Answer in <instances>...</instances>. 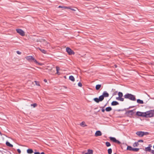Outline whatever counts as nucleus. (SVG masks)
Returning a JSON list of instances; mask_svg holds the SVG:
<instances>
[{
	"label": "nucleus",
	"instance_id": "f257e3e1",
	"mask_svg": "<svg viewBox=\"0 0 154 154\" xmlns=\"http://www.w3.org/2000/svg\"><path fill=\"white\" fill-rule=\"evenodd\" d=\"M136 115L138 116L146 118L153 117L154 116V109L150 110L145 112L137 111L136 112Z\"/></svg>",
	"mask_w": 154,
	"mask_h": 154
},
{
	"label": "nucleus",
	"instance_id": "f03ea898",
	"mask_svg": "<svg viewBox=\"0 0 154 154\" xmlns=\"http://www.w3.org/2000/svg\"><path fill=\"white\" fill-rule=\"evenodd\" d=\"M124 98L127 99H128L131 100L135 101L136 98L135 96L131 94L127 93L124 96Z\"/></svg>",
	"mask_w": 154,
	"mask_h": 154
},
{
	"label": "nucleus",
	"instance_id": "7ed1b4c3",
	"mask_svg": "<svg viewBox=\"0 0 154 154\" xmlns=\"http://www.w3.org/2000/svg\"><path fill=\"white\" fill-rule=\"evenodd\" d=\"M109 43L110 42H107V45H108V46H106V52L109 53L108 54H106V59L110 58L112 55L111 52L107 51V48L110 49L112 48V45L111 44H110Z\"/></svg>",
	"mask_w": 154,
	"mask_h": 154
},
{
	"label": "nucleus",
	"instance_id": "20e7f679",
	"mask_svg": "<svg viewBox=\"0 0 154 154\" xmlns=\"http://www.w3.org/2000/svg\"><path fill=\"white\" fill-rule=\"evenodd\" d=\"M109 138L110 141L113 143H116L119 145H120L121 144V142L119 140H117L115 137H110Z\"/></svg>",
	"mask_w": 154,
	"mask_h": 154
},
{
	"label": "nucleus",
	"instance_id": "39448f33",
	"mask_svg": "<svg viewBox=\"0 0 154 154\" xmlns=\"http://www.w3.org/2000/svg\"><path fill=\"white\" fill-rule=\"evenodd\" d=\"M26 59L29 62L33 61L35 63H38V61L32 56H27L26 57Z\"/></svg>",
	"mask_w": 154,
	"mask_h": 154
},
{
	"label": "nucleus",
	"instance_id": "423d86ee",
	"mask_svg": "<svg viewBox=\"0 0 154 154\" xmlns=\"http://www.w3.org/2000/svg\"><path fill=\"white\" fill-rule=\"evenodd\" d=\"M134 112H133V110H129L126 111L125 114L127 115L128 116L130 117V116H133Z\"/></svg>",
	"mask_w": 154,
	"mask_h": 154
},
{
	"label": "nucleus",
	"instance_id": "0eeeda50",
	"mask_svg": "<svg viewBox=\"0 0 154 154\" xmlns=\"http://www.w3.org/2000/svg\"><path fill=\"white\" fill-rule=\"evenodd\" d=\"M16 31L17 33L23 36L25 35L24 32L22 29H16Z\"/></svg>",
	"mask_w": 154,
	"mask_h": 154
},
{
	"label": "nucleus",
	"instance_id": "6e6552de",
	"mask_svg": "<svg viewBox=\"0 0 154 154\" xmlns=\"http://www.w3.org/2000/svg\"><path fill=\"white\" fill-rule=\"evenodd\" d=\"M66 51L68 53V54L71 55L72 54H75L74 52L69 47H67L66 48Z\"/></svg>",
	"mask_w": 154,
	"mask_h": 154
},
{
	"label": "nucleus",
	"instance_id": "1a4fd4ad",
	"mask_svg": "<svg viewBox=\"0 0 154 154\" xmlns=\"http://www.w3.org/2000/svg\"><path fill=\"white\" fill-rule=\"evenodd\" d=\"M104 97H106V91H104L103 94L99 97V99L100 101H102L104 99Z\"/></svg>",
	"mask_w": 154,
	"mask_h": 154
},
{
	"label": "nucleus",
	"instance_id": "9d476101",
	"mask_svg": "<svg viewBox=\"0 0 154 154\" xmlns=\"http://www.w3.org/2000/svg\"><path fill=\"white\" fill-rule=\"evenodd\" d=\"M152 147V146L151 144H149L148 146L146 147L145 148V150L146 151L148 152H151L152 150L151 149V147Z\"/></svg>",
	"mask_w": 154,
	"mask_h": 154
},
{
	"label": "nucleus",
	"instance_id": "9b49d317",
	"mask_svg": "<svg viewBox=\"0 0 154 154\" xmlns=\"http://www.w3.org/2000/svg\"><path fill=\"white\" fill-rule=\"evenodd\" d=\"M136 134L139 137H142L143 136V131H138L136 132Z\"/></svg>",
	"mask_w": 154,
	"mask_h": 154
},
{
	"label": "nucleus",
	"instance_id": "f8f14e48",
	"mask_svg": "<svg viewBox=\"0 0 154 154\" xmlns=\"http://www.w3.org/2000/svg\"><path fill=\"white\" fill-rule=\"evenodd\" d=\"M102 135L101 132L100 131H97L95 133V135L96 137L100 136Z\"/></svg>",
	"mask_w": 154,
	"mask_h": 154
},
{
	"label": "nucleus",
	"instance_id": "ddd939ff",
	"mask_svg": "<svg viewBox=\"0 0 154 154\" xmlns=\"http://www.w3.org/2000/svg\"><path fill=\"white\" fill-rule=\"evenodd\" d=\"M119 104L118 102L116 101H113L111 103V105L112 106H115Z\"/></svg>",
	"mask_w": 154,
	"mask_h": 154
},
{
	"label": "nucleus",
	"instance_id": "4468645a",
	"mask_svg": "<svg viewBox=\"0 0 154 154\" xmlns=\"http://www.w3.org/2000/svg\"><path fill=\"white\" fill-rule=\"evenodd\" d=\"M93 150L89 149L88 150V152L85 153V154H93Z\"/></svg>",
	"mask_w": 154,
	"mask_h": 154
},
{
	"label": "nucleus",
	"instance_id": "2eb2a0df",
	"mask_svg": "<svg viewBox=\"0 0 154 154\" xmlns=\"http://www.w3.org/2000/svg\"><path fill=\"white\" fill-rule=\"evenodd\" d=\"M137 103L139 104H142L144 103L143 101V100H141L140 99H137Z\"/></svg>",
	"mask_w": 154,
	"mask_h": 154
},
{
	"label": "nucleus",
	"instance_id": "dca6fc26",
	"mask_svg": "<svg viewBox=\"0 0 154 154\" xmlns=\"http://www.w3.org/2000/svg\"><path fill=\"white\" fill-rule=\"evenodd\" d=\"M37 49H39V50H40L42 53L44 54H46L47 53V51L44 50V49H41L40 48L38 47L37 48Z\"/></svg>",
	"mask_w": 154,
	"mask_h": 154
},
{
	"label": "nucleus",
	"instance_id": "f3484780",
	"mask_svg": "<svg viewBox=\"0 0 154 154\" xmlns=\"http://www.w3.org/2000/svg\"><path fill=\"white\" fill-rule=\"evenodd\" d=\"M27 152L29 154H32L33 152V151L32 149H29L27 150Z\"/></svg>",
	"mask_w": 154,
	"mask_h": 154
},
{
	"label": "nucleus",
	"instance_id": "a211bd4d",
	"mask_svg": "<svg viewBox=\"0 0 154 154\" xmlns=\"http://www.w3.org/2000/svg\"><path fill=\"white\" fill-rule=\"evenodd\" d=\"M116 99L120 101H124V98H120V97H119V96L118 97H116Z\"/></svg>",
	"mask_w": 154,
	"mask_h": 154
},
{
	"label": "nucleus",
	"instance_id": "6ab92c4d",
	"mask_svg": "<svg viewBox=\"0 0 154 154\" xmlns=\"http://www.w3.org/2000/svg\"><path fill=\"white\" fill-rule=\"evenodd\" d=\"M6 144L7 146H8L10 147H12L13 146V145L11 144L8 141H7L6 143Z\"/></svg>",
	"mask_w": 154,
	"mask_h": 154
},
{
	"label": "nucleus",
	"instance_id": "aec40b11",
	"mask_svg": "<svg viewBox=\"0 0 154 154\" xmlns=\"http://www.w3.org/2000/svg\"><path fill=\"white\" fill-rule=\"evenodd\" d=\"M69 79L72 82H74L75 80L74 77L72 75H70L69 77Z\"/></svg>",
	"mask_w": 154,
	"mask_h": 154
},
{
	"label": "nucleus",
	"instance_id": "412c9836",
	"mask_svg": "<svg viewBox=\"0 0 154 154\" xmlns=\"http://www.w3.org/2000/svg\"><path fill=\"white\" fill-rule=\"evenodd\" d=\"M56 71H57V74L58 75H60V72H59L60 70V68L58 66L56 67Z\"/></svg>",
	"mask_w": 154,
	"mask_h": 154
},
{
	"label": "nucleus",
	"instance_id": "4be33fe9",
	"mask_svg": "<svg viewBox=\"0 0 154 154\" xmlns=\"http://www.w3.org/2000/svg\"><path fill=\"white\" fill-rule=\"evenodd\" d=\"M126 108H125L123 109H115L114 110V112L115 111H117L118 112L123 111L124 110H126Z\"/></svg>",
	"mask_w": 154,
	"mask_h": 154
},
{
	"label": "nucleus",
	"instance_id": "5701e85b",
	"mask_svg": "<svg viewBox=\"0 0 154 154\" xmlns=\"http://www.w3.org/2000/svg\"><path fill=\"white\" fill-rule=\"evenodd\" d=\"M133 148L131 146H128L127 148V150L130 151H132Z\"/></svg>",
	"mask_w": 154,
	"mask_h": 154
},
{
	"label": "nucleus",
	"instance_id": "b1692460",
	"mask_svg": "<svg viewBox=\"0 0 154 154\" xmlns=\"http://www.w3.org/2000/svg\"><path fill=\"white\" fill-rule=\"evenodd\" d=\"M65 8L66 9H70L73 11H76L75 9L74 8H72L70 6H68V7H66Z\"/></svg>",
	"mask_w": 154,
	"mask_h": 154
},
{
	"label": "nucleus",
	"instance_id": "393cba45",
	"mask_svg": "<svg viewBox=\"0 0 154 154\" xmlns=\"http://www.w3.org/2000/svg\"><path fill=\"white\" fill-rule=\"evenodd\" d=\"M139 145L138 142H135L133 145V147L138 146Z\"/></svg>",
	"mask_w": 154,
	"mask_h": 154
},
{
	"label": "nucleus",
	"instance_id": "a878e982",
	"mask_svg": "<svg viewBox=\"0 0 154 154\" xmlns=\"http://www.w3.org/2000/svg\"><path fill=\"white\" fill-rule=\"evenodd\" d=\"M118 95L119 96V97H120V98H122V97L123 96V93L121 92H119L118 93Z\"/></svg>",
	"mask_w": 154,
	"mask_h": 154
},
{
	"label": "nucleus",
	"instance_id": "bb28decb",
	"mask_svg": "<svg viewBox=\"0 0 154 154\" xmlns=\"http://www.w3.org/2000/svg\"><path fill=\"white\" fill-rule=\"evenodd\" d=\"M101 87V85H96V89L97 90H98Z\"/></svg>",
	"mask_w": 154,
	"mask_h": 154
},
{
	"label": "nucleus",
	"instance_id": "cd10ccee",
	"mask_svg": "<svg viewBox=\"0 0 154 154\" xmlns=\"http://www.w3.org/2000/svg\"><path fill=\"white\" fill-rule=\"evenodd\" d=\"M139 148H133L132 151L134 152H137L139 150Z\"/></svg>",
	"mask_w": 154,
	"mask_h": 154
},
{
	"label": "nucleus",
	"instance_id": "c85d7f7f",
	"mask_svg": "<svg viewBox=\"0 0 154 154\" xmlns=\"http://www.w3.org/2000/svg\"><path fill=\"white\" fill-rule=\"evenodd\" d=\"M112 110V108L110 107H106V112H109Z\"/></svg>",
	"mask_w": 154,
	"mask_h": 154
},
{
	"label": "nucleus",
	"instance_id": "c756f323",
	"mask_svg": "<svg viewBox=\"0 0 154 154\" xmlns=\"http://www.w3.org/2000/svg\"><path fill=\"white\" fill-rule=\"evenodd\" d=\"M94 101L96 102L97 103H99V102H100V101L99 100V98H98L97 97L95 98L94 99Z\"/></svg>",
	"mask_w": 154,
	"mask_h": 154
},
{
	"label": "nucleus",
	"instance_id": "7c9ffc66",
	"mask_svg": "<svg viewBox=\"0 0 154 154\" xmlns=\"http://www.w3.org/2000/svg\"><path fill=\"white\" fill-rule=\"evenodd\" d=\"M109 154H111L112 153V149L111 148H109L107 150Z\"/></svg>",
	"mask_w": 154,
	"mask_h": 154
},
{
	"label": "nucleus",
	"instance_id": "2f4dec72",
	"mask_svg": "<svg viewBox=\"0 0 154 154\" xmlns=\"http://www.w3.org/2000/svg\"><path fill=\"white\" fill-rule=\"evenodd\" d=\"M143 136L144 135H146L149 134V133L147 132H143Z\"/></svg>",
	"mask_w": 154,
	"mask_h": 154
},
{
	"label": "nucleus",
	"instance_id": "473e14b6",
	"mask_svg": "<svg viewBox=\"0 0 154 154\" xmlns=\"http://www.w3.org/2000/svg\"><path fill=\"white\" fill-rule=\"evenodd\" d=\"M111 145L110 143L106 141V146L109 147Z\"/></svg>",
	"mask_w": 154,
	"mask_h": 154
},
{
	"label": "nucleus",
	"instance_id": "72a5a7b5",
	"mask_svg": "<svg viewBox=\"0 0 154 154\" xmlns=\"http://www.w3.org/2000/svg\"><path fill=\"white\" fill-rule=\"evenodd\" d=\"M106 106V104L104 105V107L102 108V109H101V111L102 112H105V110H106V109H104V107Z\"/></svg>",
	"mask_w": 154,
	"mask_h": 154
},
{
	"label": "nucleus",
	"instance_id": "f704fd0d",
	"mask_svg": "<svg viewBox=\"0 0 154 154\" xmlns=\"http://www.w3.org/2000/svg\"><path fill=\"white\" fill-rule=\"evenodd\" d=\"M34 82H35V84L36 85H37L38 86H40L39 82H38V81H34Z\"/></svg>",
	"mask_w": 154,
	"mask_h": 154
},
{
	"label": "nucleus",
	"instance_id": "c9c22d12",
	"mask_svg": "<svg viewBox=\"0 0 154 154\" xmlns=\"http://www.w3.org/2000/svg\"><path fill=\"white\" fill-rule=\"evenodd\" d=\"M31 106H33L34 107H35L37 106V104L36 103L31 104Z\"/></svg>",
	"mask_w": 154,
	"mask_h": 154
},
{
	"label": "nucleus",
	"instance_id": "e433bc0d",
	"mask_svg": "<svg viewBox=\"0 0 154 154\" xmlns=\"http://www.w3.org/2000/svg\"><path fill=\"white\" fill-rule=\"evenodd\" d=\"M78 85L80 87H82V84L80 82H79L78 84Z\"/></svg>",
	"mask_w": 154,
	"mask_h": 154
},
{
	"label": "nucleus",
	"instance_id": "4c0bfd02",
	"mask_svg": "<svg viewBox=\"0 0 154 154\" xmlns=\"http://www.w3.org/2000/svg\"><path fill=\"white\" fill-rule=\"evenodd\" d=\"M67 7L66 6H61L60 5L58 7V8H65Z\"/></svg>",
	"mask_w": 154,
	"mask_h": 154
},
{
	"label": "nucleus",
	"instance_id": "58836bf2",
	"mask_svg": "<svg viewBox=\"0 0 154 154\" xmlns=\"http://www.w3.org/2000/svg\"><path fill=\"white\" fill-rule=\"evenodd\" d=\"M135 107V106H130L129 107H128V108H127L126 109H130V108H134V107Z\"/></svg>",
	"mask_w": 154,
	"mask_h": 154
},
{
	"label": "nucleus",
	"instance_id": "ea45409f",
	"mask_svg": "<svg viewBox=\"0 0 154 154\" xmlns=\"http://www.w3.org/2000/svg\"><path fill=\"white\" fill-rule=\"evenodd\" d=\"M16 53H17V54H21V52H20V51H16Z\"/></svg>",
	"mask_w": 154,
	"mask_h": 154
},
{
	"label": "nucleus",
	"instance_id": "a19ab883",
	"mask_svg": "<svg viewBox=\"0 0 154 154\" xmlns=\"http://www.w3.org/2000/svg\"><path fill=\"white\" fill-rule=\"evenodd\" d=\"M17 150L19 153L20 154L21 153V151L20 149H17Z\"/></svg>",
	"mask_w": 154,
	"mask_h": 154
},
{
	"label": "nucleus",
	"instance_id": "79ce46f5",
	"mask_svg": "<svg viewBox=\"0 0 154 154\" xmlns=\"http://www.w3.org/2000/svg\"><path fill=\"white\" fill-rule=\"evenodd\" d=\"M143 140H138V142H143Z\"/></svg>",
	"mask_w": 154,
	"mask_h": 154
},
{
	"label": "nucleus",
	"instance_id": "37998d69",
	"mask_svg": "<svg viewBox=\"0 0 154 154\" xmlns=\"http://www.w3.org/2000/svg\"><path fill=\"white\" fill-rule=\"evenodd\" d=\"M34 154H40V153L39 152H34Z\"/></svg>",
	"mask_w": 154,
	"mask_h": 154
},
{
	"label": "nucleus",
	"instance_id": "c03bdc74",
	"mask_svg": "<svg viewBox=\"0 0 154 154\" xmlns=\"http://www.w3.org/2000/svg\"><path fill=\"white\" fill-rule=\"evenodd\" d=\"M152 154H154V150H152L151 152Z\"/></svg>",
	"mask_w": 154,
	"mask_h": 154
},
{
	"label": "nucleus",
	"instance_id": "a18cd8bd",
	"mask_svg": "<svg viewBox=\"0 0 154 154\" xmlns=\"http://www.w3.org/2000/svg\"><path fill=\"white\" fill-rule=\"evenodd\" d=\"M109 94L106 92V97H107L109 96Z\"/></svg>",
	"mask_w": 154,
	"mask_h": 154
},
{
	"label": "nucleus",
	"instance_id": "49530a36",
	"mask_svg": "<svg viewBox=\"0 0 154 154\" xmlns=\"http://www.w3.org/2000/svg\"><path fill=\"white\" fill-rule=\"evenodd\" d=\"M116 94V92H114L113 93L112 96H113L114 95H115Z\"/></svg>",
	"mask_w": 154,
	"mask_h": 154
},
{
	"label": "nucleus",
	"instance_id": "de8ad7c7",
	"mask_svg": "<svg viewBox=\"0 0 154 154\" xmlns=\"http://www.w3.org/2000/svg\"><path fill=\"white\" fill-rule=\"evenodd\" d=\"M44 81L45 82H47V79H45L44 80Z\"/></svg>",
	"mask_w": 154,
	"mask_h": 154
},
{
	"label": "nucleus",
	"instance_id": "09e8293b",
	"mask_svg": "<svg viewBox=\"0 0 154 154\" xmlns=\"http://www.w3.org/2000/svg\"><path fill=\"white\" fill-rule=\"evenodd\" d=\"M41 154H45L44 153V152H42L41 153Z\"/></svg>",
	"mask_w": 154,
	"mask_h": 154
},
{
	"label": "nucleus",
	"instance_id": "8fccbe9b",
	"mask_svg": "<svg viewBox=\"0 0 154 154\" xmlns=\"http://www.w3.org/2000/svg\"><path fill=\"white\" fill-rule=\"evenodd\" d=\"M0 134L1 135V136H2V134L0 131Z\"/></svg>",
	"mask_w": 154,
	"mask_h": 154
},
{
	"label": "nucleus",
	"instance_id": "3c124183",
	"mask_svg": "<svg viewBox=\"0 0 154 154\" xmlns=\"http://www.w3.org/2000/svg\"><path fill=\"white\" fill-rule=\"evenodd\" d=\"M115 67H117V65H115Z\"/></svg>",
	"mask_w": 154,
	"mask_h": 154
},
{
	"label": "nucleus",
	"instance_id": "603ef678",
	"mask_svg": "<svg viewBox=\"0 0 154 154\" xmlns=\"http://www.w3.org/2000/svg\"><path fill=\"white\" fill-rule=\"evenodd\" d=\"M83 123H84V122H82V123H81V124H82H82H83Z\"/></svg>",
	"mask_w": 154,
	"mask_h": 154
},
{
	"label": "nucleus",
	"instance_id": "864d4df0",
	"mask_svg": "<svg viewBox=\"0 0 154 154\" xmlns=\"http://www.w3.org/2000/svg\"><path fill=\"white\" fill-rule=\"evenodd\" d=\"M64 87L65 88H67V87L66 86H64Z\"/></svg>",
	"mask_w": 154,
	"mask_h": 154
},
{
	"label": "nucleus",
	"instance_id": "5fc2aeb1",
	"mask_svg": "<svg viewBox=\"0 0 154 154\" xmlns=\"http://www.w3.org/2000/svg\"><path fill=\"white\" fill-rule=\"evenodd\" d=\"M74 8H75V9H77V8H76L74 7Z\"/></svg>",
	"mask_w": 154,
	"mask_h": 154
},
{
	"label": "nucleus",
	"instance_id": "6e6d98bb",
	"mask_svg": "<svg viewBox=\"0 0 154 154\" xmlns=\"http://www.w3.org/2000/svg\"><path fill=\"white\" fill-rule=\"evenodd\" d=\"M108 103V102H107V103H106V104H107Z\"/></svg>",
	"mask_w": 154,
	"mask_h": 154
},
{
	"label": "nucleus",
	"instance_id": "4d7b16f0",
	"mask_svg": "<svg viewBox=\"0 0 154 154\" xmlns=\"http://www.w3.org/2000/svg\"><path fill=\"white\" fill-rule=\"evenodd\" d=\"M153 148L154 149V145L153 146Z\"/></svg>",
	"mask_w": 154,
	"mask_h": 154
},
{
	"label": "nucleus",
	"instance_id": "13d9d810",
	"mask_svg": "<svg viewBox=\"0 0 154 154\" xmlns=\"http://www.w3.org/2000/svg\"><path fill=\"white\" fill-rule=\"evenodd\" d=\"M111 98H110V99H109V100L110 99H111Z\"/></svg>",
	"mask_w": 154,
	"mask_h": 154
},
{
	"label": "nucleus",
	"instance_id": "bf43d9fd",
	"mask_svg": "<svg viewBox=\"0 0 154 154\" xmlns=\"http://www.w3.org/2000/svg\"><path fill=\"white\" fill-rule=\"evenodd\" d=\"M114 154H116V153H115Z\"/></svg>",
	"mask_w": 154,
	"mask_h": 154
}]
</instances>
